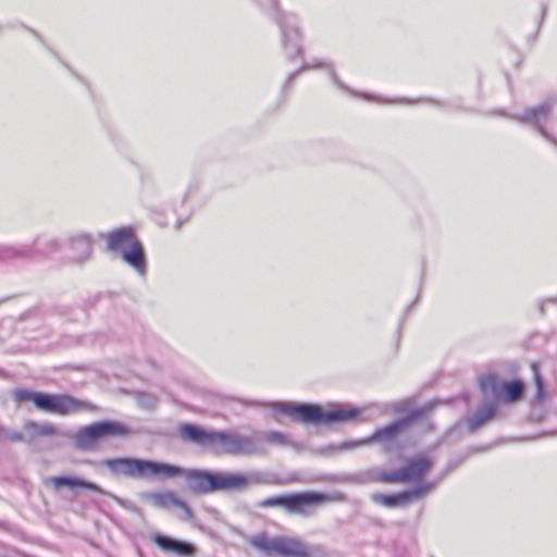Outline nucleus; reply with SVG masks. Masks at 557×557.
I'll list each match as a JSON object with an SVG mask.
<instances>
[{
	"mask_svg": "<svg viewBox=\"0 0 557 557\" xmlns=\"http://www.w3.org/2000/svg\"><path fill=\"white\" fill-rule=\"evenodd\" d=\"M276 22L282 30L283 46L289 58L301 54L300 32L294 22V17L278 15Z\"/></svg>",
	"mask_w": 557,
	"mask_h": 557,
	"instance_id": "13",
	"label": "nucleus"
},
{
	"mask_svg": "<svg viewBox=\"0 0 557 557\" xmlns=\"http://www.w3.org/2000/svg\"><path fill=\"white\" fill-rule=\"evenodd\" d=\"M59 248V239L37 236L33 242L21 246H0V261H11L14 259L40 260L49 257Z\"/></svg>",
	"mask_w": 557,
	"mask_h": 557,
	"instance_id": "7",
	"label": "nucleus"
},
{
	"mask_svg": "<svg viewBox=\"0 0 557 557\" xmlns=\"http://www.w3.org/2000/svg\"><path fill=\"white\" fill-rule=\"evenodd\" d=\"M319 67H326L329 69L330 71V77L333 82V84L338 87L339 89L352 95V96H357L358 94L356 91H354L352 89H350L348 86H346L337 76L335 70H334V66L333 64L331 63H325V62H321V61H312V62H306L302 64V66L298 70V71H295L293 73H290L285 82V86L292 84V82L299 75V73H301L302 71H307V70H313V69H319Z\"/></svg>",
	"mask_w": 557,
	"mask_h": 557,
	"instance_id": "18",
	"label": "nucleus"
},
{
	"mask_svg": "<svg viewBox=\"0 0 557 557\" xmlns=\"http://www.w3.org/2000/svg\"><path fill=\"white\" fill-rule=\"evenodd\" d=\"M381 472L375 470H367L357 474L350 475V481L359 484H367L372 482H382L380 479Z\"/></svg>",
	"mask_w": 557,
	"mask_h": 557,
	"instance_id": "27",
	"label": "nucleus"
},
{
	"mask_svg": "<svg viewBox=\"0 0 557 557\" xmlns=\"http://www.w3.org/2000/svg\"><path fill=\"white\" fill-rule=\"evenodd\" d=\"M435 486H436V483H434V482H422L407 492H408L409 498L411 500V499L420 498V497L431 493L435 488Z\"/></svg>",
	"mask_w": 557,
	"mask_h": 557,
	"instance_id": "28",
	"label": "nucleus"
},
{
	"mask_svg": "<svg viewBox=\"0 0 557 557\" xmlns=\"http://www.w3.org/2000/svg\"><path fill=\"white\" fill-rule=\"evenodd\" d=\"M273 407L298 421L313 424L343 423L356 419L361 412L360 409L351 406H338L330 410H322L317 405L276 403Z\"/></svg>",
	"mask_w": 557,
	"mask_h": 557,
	"instance_id": "1",
	"label": "nucleus"
},
{
	"mask_svg": "<svg viewBox=\"0 0 557 557\" xmlns=\"http://www.w3.org/2000/svg\"><path fill=\"white\" fill-rule=\"evenodd\" d=\"M70 249L72 256L70 257L74 262H85L88 260L92 252V239L89 235L78 234L70 238Z\"/></svg>",
	"mask_w": 557,
	"mask_h": 557,
	"instance_id": "19",
	"label": "nucleus"
},
{
	"mask_svg": "<svg viewBox=\"0 0 557 557\" xmlns=\"http://www.w3.org/2000/svg\"><path fill=\"white\" fill-rule=\"evenodd\" d=\"M532 369L534 372V380L537 388V397H542L544 391V382L540 375L537 367L535 364H532Z\"/></svg>",
	"mask_w": 557,
	"mask_h": 557,
	"instance_id": "32",
	"label": "nucleus"
},
{
	"mask_svg": "<svg viewBox=\"0 0 557 557\" xmlns=\"http://www.w3.org/2000/svg\"><path fill=\"white\" fill-rule=\"evenodd\" d=\"M3 437L11 442H27L26 433L23 434L18 431L3 430Z\"/></svg>",
	"mask_w": 557,
	"mask_h": 557,
	"instance_id": "30",
	"label": "nucleus"
},
{
	"mask_svg": "<svg viewBox=\"0 0 557 557\" xmlns=\"http://www.w3.org/2000/svg\"><path fill=\"white\" fill-rule=\"evenodd\" d=\"M153 542L164 552L175 553L180 556H191L195 547L187 542L178 541L166 535L156 534Z\"/></svg>",
	"mask_w": 557,
	"mask_h": 557,
	"instance_id": "20",
	"label": "nucleus"
},
{
	"mask_svg": "<svg viewBox=\"0 0 557 557\" xmlns=\"http://www.w3.org/2000/svg\"><path fill=\"white\" fill-rule=\"evenodd\" d=\"M212 449L233 456H251L261 451L257 435H243L233 431H215Z\"/></svg>",
	"mask_w": 557,
	"mask_h": 557,
	"instance_id": "9",
	"label": "nucleus"
},
{
	"mask_svg": "<svg viewBox=\"0 0 557 557\" xmlns=\"http://www.w3.org/2000/svg\"><path fill=\"white\" fill-rule=\"evenodd\" d=\"M185 474L188 488L194 493L207 494L213 492V472L201 470H188L180 474Z\"/></svg>",
	"mask_w": 557,
	"mask_h": 557,
	"instance_id": "16",
	"label": "nucleus"
},
{
	"mask_svg": "<svg viewBox=\"0 0 557 557\" xmlns=\"http://www.w3.org/2000/svg\"><path fill=\"white\" fill-rule=\"evenodd\" d=\"M496 413L495 403H485L478 411L468 419V425L471 431L478 430L485 422L491 420Z\"/></svg>",
	"mask_w": 557,
	"mask_h": 557,
	"instance_id": "23",
	"label": "nucleus"
},
{
	"mask_svg": "<svg viewBox=\"0 0 557 557\" xmlns=\"http://www.w3.org/2000/svg\"><path fill=\"white\" fill-rule=\"evenodd\" d=\"M553 119L554 104L550 102L525 110L520 116V121L533 125L544 137H548L547 127Z\"/></svg>",
	"mask_w": 557,
	"mask_h": 557,
	"instance_id": "15",
	"label": "nucleus"
},
{
	"mask_svg": "<svg viewBox=\"0 0 557 557\" xmlns=\"http://www.w3.org/2000/svg\"><path fill=\"white\" fill-rule=\"evenodd\" d=\"M23 429L26 432L27 442H32L37 437L53 436L58 434L57 428L51 423L39 424L35 421L28 420L23 424Z\"/></svg>",
	"mask_w": 557,
	"mask_h": 557,
	"instance_id": "22",
	"label": "nucleus"
},
{
	"mask_svg": "<svg viewBox=\"0 0 557 557\" xmlns=\"http://www.w3.org/2000/svg\"><path fill=\"white\" fill-rule=\"evenodd\" d=\"M363 99L366 100H375L377 102H381V103H394V102H399V103H412L413 101L409 100V99H400V100H396V101H391V100H382V99H379L376 97H373L371 95H368V94H361L360 95Z\"/></svg>",
	"mask_w": 557,
	"mask_h": 557,
	"instance_id": "33",
	"label": "nucleus"
},
{
	"mask_svg": "<svg viewBox=\"0 0 557 557\" xmlns=\"http://www.w3.org/2000/svg\"><path fill=\"white\" fill-rule=\"evenodd\" d=\"M128 430L123 424L103 420L83 426L74 434L75 447L84 451L96 450L99 444L110 437L127 435Z\"/></svg>",
	"mask_w": 557,
	"mask_h": 557,
	"instance_id": "5",
	"label": "nucleus"
},
{
	"mask_svg": "<svg viewBox=\"0 0 557 557\" xmlns=\"http://www.w3.org/2000/svg\"><path fill=\"white\" fill-rule=\"evenodd\" d=\"M373 498L376 503H380L386 507L404 506L410 502L408 492L394 495L376 494L373 496Z\"/></svg>",
	"mask_w": 557,
	"mask_h": 557,
	"instance_id": "24",
	"label": "nucleus"
},
{
	"mask_svg": "<svg viewBox=\"0 0 557 557\" xmlns=\"http://www.w3.org/2000/svg\"><path fill=\"white\" fill-rule=\"evenodd\" d=\"M16 401L30 400L42 411L66 416L82 410L90 409L91 406L66 394H45L17 388L13 392Z\"/></svg>",
	"mask_w": 557,
	"mask_h": 557,
	"instance_id": "4",
	"label": "nucleus"
},
{
	"mask_svg": "<svg viewBox=\"0 0 557 557\" xmlns=\"http://www.w3.org/2000/svg\"><path fill=\"white\" fill-rule=\"evenodd\" d=\"M502 389L505 392L506 400L513 403L521 398L524 385L521 381H511L504 383Z\"/></svg>",
	"mask_w": 557,
	"mask_h": 557,
	"instance_id": "26",
	"label": "nucleus"
},
{
	"mask_svg": "<svg viewBox=\"0 0 557 557\" xmlns=\"http://www.w3.org/2000/svg\"><path fill=\"white\" fill-rule=\"evenodd\" d=\"M413 417L397 420L384 428L377 429L372 435L357 440L346 441L334 447L337 450H348L356 447L366 446L372 443H379L382 450L386 454L392 453L398 448V436L410 423Z\"/></svg>",
	"mask_w": 557,
	"mask_h": 557,
	"instance_id": "6",
	"label": "nucleus"
},
{
	"mask_svg": "<svg viewBox=\"0 0 557 557\" xmlns=\"http://www.w3.org/2000/svg\"><path fill=\"white\" fill-rule=\"evenodd\" d=\"M180 434L184 440L203 447L212 448L215 431H206L195 424L184 423L180 425Z\"/></svg>",
	"mask_w": 557,
	"mask_h": 557,
	"instance_id": "17",
	"label": "nucleus"
},
{
	"mask_svg": "<svg viewBox=\"0 0 557 557\" xmlns=\"http://www.w3.org/2000/svg\"><path fill=\"white\" fill-rule=\"evenodd\" d=\"M257 436H258V440L263 438L264 441H267L271 444H274V445H278V446H284V445L288 444L287 436L277 431L263 432Z\"/></svg>",
	"mask_w": 557,
	"mask_h": 557,
	"instance_id": "29",
	"label": "nucleus"
},
{
	"mask_svg": "<svg viewBox=\"0 0 557 557\" xmlns=\"http://www.w3.org/2000/svg\"><path fill=\"white\" fill-rule=\"evenodd\" d=\"M143 499L150 502L157 508L169 509L171 507H177L182 510L181 519L190 520L193 518V511L188 505L182 500L174 492H149L143 494Z\"/></svg>",
	"mask_w": 557,
	"mask_h": 557,
	"instance_id": "14",
	"label": "nucleus"
},
{
	"mask_svg": "<svg viewBox=\"0 0 557 557\" xmlns=\"http://www.w3.org/2000/svg\"><path fill=\"white\" fill-rule=\"evenodd\" d=\"M502 384L497 376L494 374H487L480 379V387L485 396H495L502 389Z\"/></svg>",
	"mask_w": 557,
	"mask_h": 557,
	"instance_id": "25",
	"label": "nucleus"
},
{
	"mask_svg": "<svg viewBox=\"0 0 557 557\" xmlns=\"http://www.w3.org/2000/svg\"><path fill=\"white\" fill-rule=\"evenodd\" d=\"M139 403L141 406H144L146 408H153V407H156L158 400L153 395L141 394L139 396Z\"/></svg>",
	"mask_w": 557,
	"mask_h": 557,
	"instance_id": "31",
	"label": "nucleus"
},
{
	"mask_svg": "<svg viewBox=\"0 0 557 557\" xmlns=\"http://www.w3.org/2000/svg\"><path fill=\"white\" fill-rule=\"evenodd\" d=\"M273 8H276V0H269Z\"/></svg>",
	"mask_w": 557,
	"mask_h": 557,
	"instance_id": "34",
	"label": "nucleus"
},
{
	"mask_svg": "<svg viewBox=\"0 0 557 557\" xmlns=\"http://www.w3.org/2000/svg\"><path fill=\"white\" fill-rule=\"evenodd\" d=\"M50 483L53 485L54 488H60V487L65 486L71 490H74V488L82 487V488H87V490H90V491L99 493V494L103 493L102 488L100 486H98L97 484H95L92 482L85 481L79 478L54 476V478L50 479Z\"/></svg>",
	"mask_w": 557,
	"mask_h": 557,
	"instance_id": "21",
	"label": "nucleus"
},
{
	"mask_svg": "<svg viewBox=\"0 0 557 557\" xmlns=\"http://www.w3.org/2000/svg\"><path fill=\"white\" fill-rule=\"evenodd\" d=\"M434 466V459L425 455H418L405 462L394 471H382L380 479L382 483H408L417 482L423 478Z\"/></svg>",
	"mask_w": 557,
	"mask_h": 557,
	"instance_id": "10",
	"label": "nucleus"
},
{
	"mask_svg": "<svg viewBox=\"0 0 557 557\" xmlns=\"http://www.w3.org/2000/svg\"><path fill=\"white\" fill-rule=\"evenodd\" d=\"M249 543L268 556L309 557L306 545L295 537H268L261 533L250 537Z\"/></svg>",
	"mask_w": 557,
	"mask_h": 557,
	"instance_id": "8",
	"label": "nucleus"
},
{
	"mask_svg": "<svg viewBox=\"0 0 557 557\" xmlns=\"http://www.w3.org/2000/svg\"><path fill=\"white\" fill-rule=\"evenodd\" d=\"M107 248L111 252H119L125 263L135 269L139 274H145V251L133 227L123 226L110 232L107 235Z\"/></svg>",
	"mask_w": 557,
	"mask_h": 557,
	"instance_id": "3",
	"label": "nucleus"
},
{
	"mask_svg": "<svg viewBox=\"0 0 557 557\" xmlns=\"http://www.w3.org/2000/svg\"><path fill=\"white\" fill-rule=\"evenodd\" d=\"M327 500V496L322 493L304 492L289 495L269 497L262 500L263 507L284 506L289 512L308 515V508Z\"/></svg>",
	"mask_w": 557,
	"mask_h": 557,
	"instance_id": "11",
	"label": "nucleus"
},
{
	"mask_svg": "<svg viewBox=\"0 0 557 557\" xmlns=\"http://www.w3.org/2000/svg\"><path fill=\"white\" fill-rule=\"evenodd\" d=\"M103 465L115 475L138 479L174 478L183 472L182 468L173 465L137 458L106 459Z\"/></svg>",
	"mask_w": 557,
	"mask_h": 557,
	"instance_id": "2",
	"label": "nucleus"
},
{
	"mask_svg": "<svg viewBox=\"0 0 557 557\" xmlns=\"http://www.w3.org/2000/svg\"><path fill=\"white\" fill-rule=\"evenodd\" d=\"M260 481L258 473H250L248 475L239 473H219L213 472V492L216 491H244L250 484Z\"/></svg>",
	"mask_w": 557,
	"mask_h": 557,
	"instance_id": "12",
	"label": "nucleus"
}]
</instances>
